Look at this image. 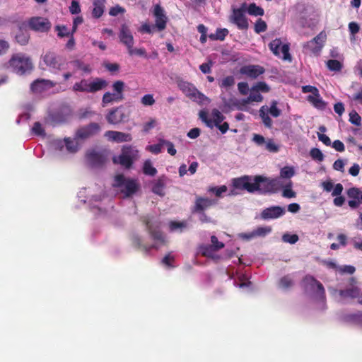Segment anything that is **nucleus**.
Returning <instances> with one entry per match:
<instances>
[{"label": "nucleus", "mask_w": 362, "mask_h": 362, "mask_svg": "<svg viewBox=\"0 0 362 362\" xmlns=\"http://www.w3.org/2000/svg\"><path fill=\"white\" fill-rule=\"evenodd\" d=\"M106 160L103 153L94 149L89 150L86 154V162L90 167H98L103 164Z\"/></svg>", "instance_id": "14"}, {"label": "nucleus", "mask_w": 362, "mask_h": 362, "mask_svg": "<svg viewBox=\"0 0 362 362\" xmlns=\"http://www.w3.org/2000/svg\"><path fill=\"white\" fill-rule=\"evenodd\" d=\"M310 156L315 160L322 161L324 159V156L322 151L317 148H313L310 150Z\"/></svg>", "instance_id": "44"}, {"label": "nucleus", "mask_w": 362, "mask_h": 362, "mask_svg": "<svg viewBox=\"0 0 362 362\" xmlns=\"http://www.w3.org/2000/svg\"><path fill=\"white\" fill-rule=\"evenodd\" d=\"M165 183L166 178L165 177H160L158 180H155L152 187L153 192L161 197L164 196Z\"/></svg>", "instance_id": "27"}, {"label": "nucleus", "mask_w": 362, "mask_h": 362, "mask_svg": "<svg viewBox=\"0 0 362 362\" xmlns=\"http://www.w3.org/2000/svg\"><path fill=\"white\" fill-rule=\"evenodd\" d=\"M55 150L64 153L66 151L69 153H74L78 151L79 146L74 139H65L64 140H56L53 142Z\"/></svg>", "instance_id": "11"}, {"label": "nucleus", "mask_w": 362, "mask_h": 362, "mask_svg": "<svg viewBox=\"0 0 362 362\" xmlns=\"http://www.w3.org/2000/svg\"><path fill=\"white\" fill-rule=\"evenodd\" d=\"M361 293V288L358 286V283L355 279L351 278L350 279V287L344 289L340 290L339 291V294L341 298H356Z\"/></svg>", "instance_id": "19"}, {"label": "nucleus", "mask_w": 362, "mask_h": 362, "mask_svg": "<svg viewBox=\"0 0 362 362\" xmlns=\"http://www.w3.org/2000/svg\"><path fill=\"white\" fill-rule=\"evenodd\" d=\"M327 35L325 32L320 33L313 40L303 45V52L305 54H318L323 47Z\"/></svg>", "instance_id": "9"}, {"label": "nucleus", "mask_w": 362, "mask_h": 362, "mask_svg": "<svg viewBox=\"0 0 362 362\" xmlns=\"http://www.w3.org/2000/svg\"><path fill=\"white\" fill-rule=\"evenodd\" d=\"M307 100L318 109H324L326 107V103L320 97L319 91L313 95H309Z\"/></svg>", "instance_id": "29"}, {"label": "nucleus", "mask_w": 362, "mask_h": 362, "mask_svg": "<svg viewBox=\"0 0 362 362\" xmlns=\"http://www.w3.org/2000/svg\"><path fill=\"white\" fill-rule=\"evenodd\" d=\"M349 121L351 123L359 126L361 124V118L355 110H353L349 113Z\"/></svg>", "instance_id": "50"}, {"label": "nucleus", "mask_w": 362, "mask_h": 362, "mask_svg": "<svg viewBox=\"0 0 362 362\" xmlns=\"http://www.w3.org/2000/svg\"><path fill=\"white\" fill-rule=\"evenodd\" d=\"M153 15L156 18V27L158 30H163L166 27L168 18L163 8L160 5H156L153 10Z\"/></svg>", "instance_id": "20"}, {"label": "nucleus", "mask_w": 362, "mask_h": 362, "mask_svg": "<svg viewBox=\"0 0 362 362\" xmlns=\"http://www.w3.org/2000/svg\"><path fill=\"white\" fill-rule=\"evenodd\" d=\"M259 115L262 119V122L267 127H272V120L269 117L268 114V107L267 106H262L259 110Z\"/></svg>", "instance_id": "32"}, {"label": "nucleus", "mask_w": 362, "mask_h": 362, "mask_svg": "<svg viewBox=\"0 0 362 362\" xmlns=\"http://www.w3.org/2000/svg\"><path fill=\"white\" fill-rule=\"evenodd\" d=\"M347 196L349 198V206L351 209H356L362 204V191L357 187H351L347 190Z\"/></svg>", "instance_id": "16"}, {"label": "nucleus", "mask_w": 362, "mask_h": 362, "mask_svg": "<svg viewBox=\"0 0 362 362\" xmlns=\"http://www.w3.org/2000/svg\"><path fill=\"white\" fill-rule=\"evenodd\" d=\"M65 61L56 53L48 51L41 56L40 66L45 69L48 68L52 71H60L64 69Z\"/></svg>", "instance_id": "6"}, {"label": "nucleus", "mask_w": 362, "mask_h": 362, "mask_svg": "<svg viewBox=\"0 0 362 362\" xmlns=\"http://www.w3.org/2000/svg\"><path fill=\"white\" fill-rule=\"evenodd\" d=\"M124 83L122 81H117L112 84L115 93L105 92L102 98V106L106 107L108 104L114 102H119L124 99L123 91Z\"/></svg>", "instance_id": "8"}, {"label": "nucleus", "mask_w": 362, "mask_h": 362, "mask_svg": "<svg viewBox=\"0 0 362 362\" xmlns=\"http://www.w3.org/2000/svg\"><path fill=\"white\" fill-rule=\"evenodd\" d=\"M227 189L228 188L226 185H222L221 187H210L209 188L208 192L215 194L218 197H221L223 193L227 192Z\"/></svg>", "instance_id": "42"}, {"label": "nucleus", "mask_w": 362, "mask_h": 362, "mask_svg": "<svg viewBox=\"0 0 362 362\" xmlns=\"http://www.w3.org/2000/svg\"><path fill=\"white\" fill-rule=\"evenodd\" d=\"M272 115L274 117H279L281 111L277 107V102L274 100L271 103L270 107H268V114Z\"/></svg>", "instance_id": "41"}, {"label": "nucleus", "mask_w": 362, "mask_h": 362, "mask_svg": "<svg viewBox=\"0 0 362 362\" xmlns=\"http://www.w3.org/2000/svg\"><path fill=\"white\" fill-rule=\"evenodd\" d=\"M216 251V250H215L211 245H204L200 247V252L205 257H213Z\"/></svg>", "instance_id": "40"}, {"label": "nucleus", "mask_w": 362, "mask_h": 362, "mask_svg": "<svg viewBox=\"0 0 362 362\" xmlns=\"http://www.w3.org/2000/svg\"><path fill=\"white\" fill-rule=\"evenodd\" d=\"M228 31L227 29H219L217 30L216 33L215 35H211L210 37L213 40H223L224 37L227 35Z\"/></svg>", "instance_id": "55"}, {"label": "nucleus", "mask_w": 362, "mask_h": 362, "mask_svg": "<svg viewBox=\"0 0 362 362\" xmlns=\"http://www.w3.org/2000/svg\"><path fill=\"white\" fill-rule=\"evenodd\" d=\"M272 230L270 227H259L253 230L255 237H263L269 233Z\"/></svg>", "instance_id": "43"}, {"label": "nucleus", "mask_w": 362, "mask_h": 362, "mask_svg": "<svg viewBox=\"0 0 362 362\" xmlns=\"http://www.w3.org/2000/svg\"><path fill=\"white\" fill-rule=\"evenodd\" d=\"M15 38L18 44L25 45L29 42L30 35L28 31L19 28L18 32L16 34Z\"/></svg>", "instance_id": "30"}, {"label": "nucleus", "mask_w": 362, "mask_h": 362, "mask_svg": "<svg viewBox=\"0 0 362 362\" xmlns=\"http://www.w3.org/2000/svg\"><path fill=\"white\" fill-rule=\"evenodd\" d=\"M32 132L36 135H39V136L45 135L44 129L40 122L34 123L33 127L32 128Z\"/></svg>", "instance_id": "60"}, {"label": "nucleus", "mask_w": 362, "mask_h": 362, "mask_svg": "<svg viewBox=\"0 0 362 362\" xmlns=\"http://www.w3.org/2000/svg\"><path fill=\"white\" fill-rule=\"evenodd\" d=\"M141 102L145 106H151L155 103V100L152 94H146L141 98Z\"/></svg>", "instance_id": "53"}, {"label": "nucleus", "mask_w": 362, "mask_h": 362, "mask_svg": "<svg viewBox=\"0 0 362 362\" xmlns=\"http://www.w3.org/2000/svg\"><path fill=\"white\" fill-rule=\"evenodd\" d=\"M235 84V78L232 76H228L223 78L219 82V86L221 88H228L233 86Z\"/></svg>", "instance_id": "36"}, {"label": "nucleus", "mask_w": 362, "mask_h": 362, "mask_svg": "<svg viewBox=\"0 0 362 362\" xmlns=\"http://www.w3.org/2000/svg\"><path fill=\"white\" fill-rule=\"evenodd\" d=\"M270 90L269 86L265 82H258L252 86L251 90L252 92H263L267 93Z\"/></svg>", "instance_id": "34"}, {"label": "nucleus", "mask_w": 362, "mask_h": 362, "mask_svg": "<svg viewBox=\"0 0 362 362\" xmlns=\"http://www.w3.org/2000/svg\"><path fill=\"white\" fill-rule=\"evenodd\" d=\"M100 126L97 123H91L85 128L81 129L77 132V136L80 138H88L100 131Z\"/></svg>", "instance_id": "25"}, {"label": "nucleus", "mask_w": 362, "mask_h": 362, "mask_svg": "<svg viewBox=\"0 0 362 362\" xmlns=\"http://www.w3.org/2000/svg\"><path fill=\"white\" fill-rule=\"evenodd\" d=\"M107 122L110 124H119L123 120V114L119 111L118 108L111 110L106 116Z\"/></svg>", "instance_id": "28"}, {"label": "nucleus", "mask_w": 362, "mask_h": 362, "mask_svg": "<svg viewBox=\"0 0 362 362\" xmlns=\"http://www.w3.org/2000/svg\"><path fill=\"white\" fill-rule=\"evenodd\" d=\"M267 29V24L266 23L262 21V19H259L257 21L255 25V30L256 33H259L265 31Z\"/></svg>", "instance_id": "58"}, {"label": "nucleus", "mask_w": 362, "mask_h": 362, "mask_svg": "<svg viewBox=\"0 0 362 362\" xmlns=\"http://www.w3.org/2000/svg\"><path fill=\"white\" fill-rule=\"evenodd\" d=\"M295 174V170L293 167L286 166L281 168L280 176L282 178H291Z\"/></svg>", "instance_id": "39"}, {"label": "nucleus", "mask_w": 362, "mask_h": 362, "mask_svg": "<svg viewBox=\"0 0 362 362\" xmlns=\"http://www.w3.org/2000/svg\"><path fill=\"white\" fill-rule=\"evenodd\" d=\"M69 10L72 14L79 13L81 12V8L78 1L76 0H72Z\"/></svg>", "instance_id": "61"}, {"label": "nucleus", "mask_w": 362, "mask_h": 362, "mask_svg": "<svg viewBox=\"0 0 362 362\" xmlns=\"http://www.w3.org/2000/svg\"><path fill=\"white\" fill-rule=\"evenodd\" d=\"M113 185L118 187L125 197L132 195L139 188V185L136 180L127 179L122 175L115 177Z\"/></svg>", "instance_id": "7"}, {"label": "nucleus", "mask_w": 362, "mask_h": 362, "mask_svg": "<svg viewBox=\"0 0 362 362\" xmlns=\"http://www.w3.org/2000/svg\"><path fill=\"white\" fill-rule=\"evenodd\" d=\"M211 246L215 250H219L224 247V244L218 240V238L215 235L211 237Z\"/></svg>", "instance_id": "59"}, {"label": "nucleus", "mask_w": 362, "mask_h": 362, "mask_svg": "<svg viewBox=\"0 0 362 362\" xmlns=\"http://www.w3.org/2000/svg\"><path fill=\"white\" fill-rule=\"evenodd\" d=\"M265 148L270 152H277L279 146L275 144L273 139H267L264 144Z\"/></svg>", "instance_id": "51"}, {"label": "nucleus", "mask_w": 362, "mask_h": 362, "mask_svg": "<svg viewBox=\"0 0 362 362\" xmlns=\"http://www.w3.org/2000/svg\"><path fill=\"white\" fill-rule=\"evenodd\" d=\"M337 270L341 274L347 273V274H352L353 273H354L356 269L353 266L346 265V266H343V267H339V268H337Z\"/></svg>", "instance_id": "63"}, {"label": "nucleus", "mask_w": 362, "mask_h": 362, "mask_svg": "<svg viewBox=\"0 0 362 362\" xmlns=\"http://www.w3.org/2000/svg\"><path fill=\"white\" fill-rule=\"evenodd\" d=\"M55 30L57 31V35L59 37H69L70 32L64 25H57Z\"/></svg>", "instance_id": "48"}, {"label": "nucleus", "mask_w": 362, "mask_h": 362, "mask_svg": "<svg viewBox=\"0 0 362 362\" xmlns=\"http://www.w3.org/2000/svg\"><path fill=\"white\" fill-rule=\"evenodd\" d=\"M130 56L138 55L141 57H146V50L144 48H134V46L127 49Z\"/></svg>", "instance_id": "52"}, {"label": "nucleus", "mask_w": 362, "mask_h": 362, "mask_svg": "<svg viewBox=\"0 0 362 362\" xmlns=\"http://www.w3.org/2000/svg\"><path fill=\"white\" fill-rule=\"evenodd\" d=\"M105 136L108 139L115 142H128L132 140V136L130 134L117 131H107L105 132Z\"/></svg>", "instance_id": "22"}, {"label": "nucleus", "mask_w": 362, "mask_h": 362, "mask_svg": "<svg viewBox=\"0 0 362 362\" xmlns=\"http://www.w3.org/2000/svg\"><path fill=\"white\" fill-rule=\"evenodd\" d=\"M291 182L283 190V197L286 198H293L296 197V192L291 188Z\"/></svg>", "instance_id": "62"}, {"label": "nucleus", "mask_w": 362, "mask_h": 362, "mask_svg": "<svg viewBox=\"0 0 362 362\" xmlns=\"http://www.w3.org/2000/svg\"><path fill=\"white\" fill-rule=\"evenodd\" d=\"M211 118H210V119L212 120L213 127L218 126V124H221L224 119V116L223 115V114L216 109H214L211 111Z\"/></svg>", "instance_id": "33"}, {"label": "nucleus", "mask_w": 362, "mask_h": 362, "mask_svg": "<svg viewBox=\"0 0 362 362\" xmlns=\"http://www.w3.org/2000/svg\"><path fill=\"white\" fill-rule=\"evenodd\" d=\"M247 12L250 15L258 16H263L264 10L255 4H250L247 8Z\"/></svg>", "instance_id": "35"}, {"label": "nucleus", "mask_w": 362, "mask_h": 362, "mask_svg": "<svg viewBox=\"0 0 362 362\" xmlns=\"http://www.w3.org/2000/svg\"><path fill=\"white\" fill-rule=\"evenodd\" d=\"M282 240L285 243L290 244H295L299 240L298 236L296 234L286 233L283 235Z\"/></svg>", "instance_id": "46"}, {"label": "nucleus", "mask_w": 362, "mask_h": 362, "mask_svg": "<svg viewBox=\"0 0 362 362\" xmlns=\"http://www.w3.org/2000/svg\"><path fill=\"white\" fill-rule=\"evenodd\" d=\"M108 82L102 78H95L92 80L82 79L73 86L75 92L95 93L105 89Z\"/></svg>", "instance_id": "2"}, {"label": "nucleus", "mask_w": 362, "mask_h": 362, "mask_svg": "<svg viewBox=\"0 0 362 362\" xmlns=\"http://www.w3.org/2000/svg\"><path fill=\"white\" fill-rule=\"evenodd\" d=\"M232 184L235 188L245 189L249 192H267L277 189L280 185V180L278 178L270 179L261 175L243 176L233 179Z\"/></svg>", "instance_id": "1"}, {"label": "nucleus", "mask_w": 362, "mask_h": 362, "mask_svg": "<svg viewBox=\"0 0 362 362\" xmlns=\"http://www.w3.org/2000/svg\"><path fill=\"white\" fill-rule=\"evenodd\" d=\"M199 117L200 119L206 123V124L209 127H213V122L212 120L208 118V114L207 112L204 111H201L199 112Z\"/></svg>", "instance_id": "64"}, {"label": "nucleus", "mask_w": 362, "mask_h": 362, "mask_svg": "<svg viewBox=\"0 0 362 362\" xmlns=\"http://www.w3.org/2000/svg\"><path fill=\"white\" fill-rule=\"evenodd\" d=\"M169 227L171 231H175L177 230H180L182 231L187 227V223L185 222L172 221L170 223Z\"/></svg>", "instance_id": "49"}, {"label": "nucleus", "mask_w": 362, "mask_h": 362, "mask_svg": "<svg viewBox=\"0 0 362 362\" xmlns=\"http://www.w3.org/2000/svg\"><path fill=\"white\" fill-rule=\"evenodd\" d=\"M157 121L154 118H151L148 122H146L143 125V132L145 133L148 132L151 129L156 127Z\"/></svg>", "instance_id": "56"}, {"label": "nucleus", "mask_w": 362, "mask_h": 362, "mask_svg": "<svg viewBox=\"0 0 362 362\" xmlns=\"http://www.w3.org/2000/svg\"><path fill=\"white\" fill-rule=\"evenodd\" d=\"M139 158V152L134 146H124L122 148L121 154L113 158V162L119 163L126 168H129Z\"/></svg>", "instance_id": "5"}, {"label": "nucleus", "mask_w": 362, "mask_h": 362, "mask_svg": "<svg viewBox=\"0 0 362 362\" xmlns=\"http://www.w3.org/2000/svg\"><path fill=\"white\" fill-rule=\"evenodd\" d=\"M177 84L179 89L192 101L199 104L210 103V99L199 91L192 83L183 80H179Z\"/></svg>", "instance_id": "4"}, {"label": "nucleus", "mask_w": 362, "mask_h": 362, "mask_svg": "<svg viewBox=\"0 0 362 362\" xmlns=\"http://www.w3.org/2000/svg\"><path fill=\"white\" fill-rule=\"evenodd\" d=\"M269 48L276 56L284 60H291L289 47L288 45H283L280 39H275L271 42Z\"/></svg>", "instance_id": "13"}, {"label": "nucleus", "mask_w": 362, "mask_h": 362, "mask_svg": "<svg viewBox=\"0 0 362 362\" xmlns=\"http://www.w3.org/2000/svg\"><path fill=\"white\" fill-rule=\"evenodd\" d=\"M343 189L342 185L338 183L335 185L334 190L332 192V195L336 197L333 200V203L337 206H341L345 202V198L341 196Z\"/></svg>", "instance_id": "26"}, {"label": "nucleus", "mask_w": 362, "mask_h": 362, "mask_svg": "<svg viewBox=\"0 0 362 362\" xmlns=\"http://www.w3.org/2000/svg\"><path fill=\"white\" fill-rule=\"evenodd\" d=\"M28 25L31 30L40 33L48 32L52 26L47 18L40 16L30 18L28 21Z\"/></svg>", "instance_id": "10"}, {"label": "nucleus", "mask_w": 362, "mask_h": 362, "mask_svg": "<svg viewBox=\"0 0 362 362\" xmlns=\"http://www.w3.org/2000/svg\"><path fill=\"white\" fill-rule=\"evenodd\" d=\"M105 0H95L93 2V16L95 18H100L105 8Z\"/></svg>", "instance_id": "31"}, {"label": "nucleus", "mask_w": 362, "mask_h": 362, "mask_svg": "<svg viewBox=\"0 0 362 362\" xmlns=\"http://www.w3.org/2000/svg\"><path fill=\"white\" fill-rule=\"evenodd\" d=\"M304 286L307 291L315 292L316 298L323 300L325 298V289L322 284L311 276H306L304 280Z\"/></svg>", "instance_id": "12"}, {"label": "nucleus", "mask_w": 362, "mask_h": 362, "mask_svg": "<svg viewBox=\"0 0 362 362\" xmlns=\"http://www.w3.org/2000/svg\"><path fill=\"white\" fill-rule=\"evenodd\" d=\"M161 144H163V146H165L167 147L168 153L170 155L175 156L176 154L177 151L175 148L174 145L172 142L165 139H161Z\"/></svg>", "instance_id": "54"}, {"label": "nucleus", "mask_w": 362, "mask_h": 362, "mask_svg": "<svg viewBox=\"0 0 362 362\" xmlns=\"http://www.w3.org/2000/svg\"><path fill=\"white\" fill-rule=\"evenodd\" d=\"M262 100L263 97L259 92H252L251 90L250 95L247 98L245 99L243 103L261 102Z\"/></svg>", "instance_id": "38"}, {"label": "nucleus", "mask_w": 362, "mask_h": 362, "mask_svg": "<svg viewBox=\"0 0 362 362\" xmlns=\"http://www.w3.org/2000/svg\"><path fill=\"white\" fill-rule=\"evenodd\" d=\"M144 173L146 175L153 176L156 174V169L152 165L150 160H146L144 164Z\"/></svg>", "instance_id": "37"}, {"label": "nucleus", "mask_w": 362, "mask_h": 362, "mask_svg": "<svg viewBox=\"0 0 362 362\" xmlns=\"http://www.w3.org/2000/svg\"><path fill=\"white\" fill-rule=\"evenodd\" d=\"M230 20L233 23L235 24L239 29L246 30L248 28V23L244 15V10L242 8L233 9Z\"/></svg>", "instance_id": "15"}, {"label": "nucleus", "mask_w": 362, "mask_h": 362, "mask_svg": "<svg viewBox=\"0 0 362 362\" xmlns=\"http://www.w3.org/2000/svg\"><path fill=\"white\" fill-rule=\"evenodd\" d=\"M286 211L284 207L274 206L264 209L261 213L262 218L264 220L274 219L282 216Z\"/></svg>", "instance_id": "21"}, {"label": "nucleus", "mask_w": 362, "mask_h": 362, "mask_svg": "<svg viewBox=\"0 0 362 362\" xmlns=\"http://www.w3.org/2000/svg\"><path fill=\"white\" fill-rule=\"evenodd\" d=\"M163 146V144H161V139L159 140V143L158 144L150 145L146 147V150L151 151L153 153L158 154L161 151V148Z\"/></svg>", "instance_id": "57"}, {"label": "nucleus", "mask_w": 362, "mask_h": 362, "mask_svg": "<svg viewBox=\"0 0 362 362\" xmlns=\"http://www.w3.org/2000/svg\"><path fill=\"white\" fill-rule=\"evenodd\" d=\"M54 86V83L49 80L37 79L30 85V89L33 93H40L44 90L50 88Z\"/></svg>", "instance_id": "23"}, {"label": "nucleus", "mask_w": 362, "mask_h": 362, "mask_svg": "<svg viewBox=\"0 0 362 362\" xmlns=\"http://www.w3.org/2000/svg\"><path fill=\"white\" fill-rule=\"evenodd\" d=\"M244 100H245V99L231 100L230 103H231V105L233 107H235L236 109H238L239 110H246V106L248 104L247 103H243Z\"/></svg>", "instance_id": "47"}, {"label": "nucleus", "mask_w": 362, "mask_h": 362, "mask_svg": "<svg viewBox=\"0 0 362 362\" xmlns=\"http://www.w3.org/2000/svg\"><path fill=\"white\" fill-rule=\"evenodd\" d=\"M119 38L123 45H124L128 49L134 46V39L132 32L128 26L125 24L121 25L119 33Z\"/></svg>", "instance_id": "18"}, {"label": "nucleus", "mask_w": 362, "mask_h": 362, "mask_svg": "<svg viewBox=\"0 0 362 362\" xmlns=\"http://www.w3.org/2000/svg\"><path fill=\"white\" fill-rule=\"evenodd\" d=\"M327 66L331 71H339L342 67L341 64L335 59H330L327 61Z\"/></svg>", "instance_id": "45"}, {"label": "nucleus", "mask_w": 362, "mask_h": 362, "mask_svg": "<svg viewBox=\"0 0 362 362\" xmlns=\"http://www.w3.org/2000/svg\"><path fill=\"white\" fill-rule=\"evenodd\" d=\"M265 72V69L260 65H246L240 69V73L247 77L255 79L259 76L263 74Z\"/></svg>", "instance_id": "17"}, {"label": "nucleus", "mask_w": 362, "mask_h": 362, "mask_svg": "<svg viewBox=\"0 0 362 362\" xmlns=\"http://www.w3.org/2000/svg\"><path fill=\"white\" fill-rule=\"evenodd\" d=\"M216 202L209 198H204L202 197H197L195 200V204L194 206V212H201L204 210L209 208L210 206L216 204Z\"/></svg>", "instance_id": "24"}, {"label": "nucleus", "mask_w": 362, "mask_h": 362, "mask_svg": "<svg viewBox=\"0 0 362 362\" xmlns=\"http://www.w3.org/2000/svg\"><path fill=\"white\" fill-rule=\"evenodd\" d=\"M8 68L18 74H24L33 69V66L30 57L18 53L13 54L8 62Z\"/></svg>", "instance_id": "3"}]
</instances>
